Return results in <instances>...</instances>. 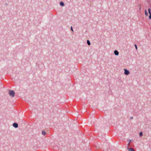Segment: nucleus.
<instances>
[{"mask_svg": "<svg viewBox=\"0 0 151 151\" xmlns=\"http://www.w3.org/2000/svg\"><path fill=\"white\" fill-rule=\"evenodd\" d=\"M13 126L15 128H17L18 127V124L16 123H14L13 124Z\"/></svg>", "mask_w": 151, "mask_h": 151, "instance_id": "7ed1b4c3", "label": "nucleus"}, {"mask_svg": "<svg viewBox=\"0 0 151 151\" xmlns=\"http://www.w3.org/2000/svg\"><path fill=\"white\" fill-rule=\"evenodd\" d=\"M60 5L61 6H64L65 5L64 3L62 1H61L60 2Z\"/></svg>", "mask_w": 151, "mask_h": 151, "instance_id": "423d86ee", "label": "nucleus"}, {"mask_svg": "<svg viewBox=\"0 0 151 151\" xmlns=\"http://www.w3.org/2000/svg\"><path fill=\"white\" fill-rule=\"evenodd\" d=\"M130 119H133V117H130Z\"/></svg>", "mask_w": 151, "mask_h": 151, "instance_id": "dca6fc26", "label": "nucleus"}, {"mask_svg": "<svg viewBox=\"0 0 151 151\" xmlns=\"http://www.w3.org/2000/svg\"><path fill=\"white\" fill-rule=\"evenodd\" d=\"M148 12L150 14V16H149V18L150 19H151V10L150 9H148Z\"/></svg>", "mask_w": 151, "mask_h": 151, "instance_id": "20e7f679", "label": "nucleus"}, {"mask_svg": "<svg viewBox=\"0 0 151 151\" xmlns=\"http://www.w3.org/2000/svg\"><path fill=\"white\" fill-rule=\"evenodd\" d=\"M124 73L125 75H128L129 74L130 72L128 70L126 69H124Z\"/></svg>", "mask_w": 151, "mask_h": 151, "instance_id": "f03ea898", "label": "nucleus"}, {"mask_svg": "<svg viewBox=\"0 0 151 151\" xmlns=\"http://www.w3.org/2000/svg\"><path fill=\"white\" fill-rule=\"evenodd\" d=\"M9 94L10 96L13 97L14 96L15 93L14 91L9 90Z\"/></svg>", "mask_w": 151, "mask_h": 151, "instance_id": "f257e3e1", "label": "nucleus"}, {"mask_svg": "<svg viewBox=\"0 0 151 151\" xmlns=\"http://www.w3.org/2000/svg\"><path fill=\"white\" fill-rule=\"evenodd\" d=\"M134 46L135 47L136 49L137 50V46L136 44L134 45Z\"/></svg>", "mask_w": 151, "mask_h": 151, "instance_id": "ddd939ff", "label": "nucleus"}, {"mask_svg": "<svg viewBox=\"0 0 151 151\" xmlns=\"http://www.w3.org/2000/svg\"><path fill=\"white\" fill-rule=\"evenodd\" d=\"M129 145H130V143H129L127 145V149H129Z\"/></svg>", "mask_w": 151, "mask_h": 151, "instance_id": "f8f14e48", "label": "nucleus"}, {"mask_svg": "<svg viewBox=\"0 0 151 151\" xmlns=\"http://www.w3.org/2000/svg\"><path fill=\"white\" fill-rule=\"evenodd\" d=\"M145 15L146 16H147V15H148V13H147V12L146 11V10H145Z\"/></svg>", "mask_w": 151, "mask_h": 151, "instance_id": "9d476101", "label": "nucleus"}, {"mask_svg": "<svg viewBox=\"0 0 151 151\" xmlns=\"http://www.w3.org/2000/svg\"><path fill=\"white\" fill-rule=\"evenodd\" d=\"M114 54H115V55H118L119 54V52L117 50H115L114 51Z\"/></svg>", "mask_w": 151, "mask_h": 151, "instance_id": "39448f33", "label": "nucleus"}, {"mask_svg": "<svg viewBox=\"0 0 151 151\" xmlns=\"http://www.w3.org/2000/svg\"><path fill=\"white\" fill-rule=\"evenodd\" d=\"M71 30L73 31V28H72V26H71Z\"/></svg>", "mask_w": 151, "mask_h": 151, "instance_id": "4468645a", "label": "nucleus"}, {"mask_svg": "<svg viewBox=\"0 0 151 151\" xmlns=\"http://www.w3.org/2000/svg\"><path fill=\"white\" fill-rule=\"evenodd\" d=\"M139 135L140 137H141L143 135L142 133V132H140Z\"/></svg>", "mask_w": 151, "mask_h": 151, "instance_id": "9b49d317", "label": "nucleus"}, {"mask_svg": "<svg viewBox=\"0 0 151 151\" xmlns=\"http://www.w3.org/2000/svg\"><path fill=\"white\" fill-rule=\"evenodd\" d=\"M42 134L44 135H45L46 134V133L44 130L42 131Z\"/></svg>", "mask_w": 151, "mask_h": 151, "instance_id": "6e6552de", "label": "nucleus"}, {"mask_svg": "<svg viewBox=\"0 0 151 151\" xmlns=\"http://www.w3.org/2000/svg\"><path fill=\"white\" fill-rule=\"evenodd\" d=\"M129 150V151H135L134 149L133 148H130L128 149Z\"/></svg>", "mask_w": 151, "mask_h": 151, "instance_id": "0eeeda50", "label": "nucleus"}, {"mask_svg": "<svg viewBox=\"0 0 151 151\" xmlns=\"http://www.w3.org/2000/svg\"><path fill=\"white\" fill-rule=\"evenodd\" d=\"M131 142V140H129V143H130Z\"/></svg>", "mask_w": 151, "mask_h": 151, "instance_id": "2eb2a0df", "label": "nucleus"}, {"mask_svg": "<svg viewBox=\"0 0 151 151\" xmlns=\"http://www.w3.org/2000/svg\"><path fill=\"white\" fill-rule=\"evenodd\" d=\"M87 43L89 45H91L90 42L89 40H87Z\"/></svg>", "mask_w": 151, "mask_h": 151, "instance_id": "1a4fd4ad", "label": "nucleus"}]
</instances>
